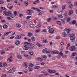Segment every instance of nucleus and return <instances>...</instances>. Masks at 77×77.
<instances>
[{
  "label": "nucleus",
  "mask_w": 77,
  "mask_h": 77,
  "mask_svg": "<svg viewBox=\"0 0 77 77\" xmlns=\"http://www.w3.org/2000/svg\"><path fill=\"white\" fill-rule=\"evenodd\" d=\"M37 59L38 61H39V62H41V61L42 60V59H41V58L39 57L37 58Z\"/></svg>",
  "instance_id": "nucleus-38"
},
{
  "label": "nucleus",
  "mask_w": 77,
  "mask_h": 77,
  "mask_svg": "<svg viewBox=\"0 0 77 77\" xmlns=\"http://www.w3.org/2000/svg\"><path fill=\"white\" fill-rule=\"evenodd\" d=\"M50 20H51V18H48L47 19V21L48 22H50Z\"/></svg>",
  "instance_id": "nucleus-58"
},
{
  "label": "nucleus",
  "mask_w": 77,
  "mask_h": 77,
  "mask_svg": "<svg viewBox=\"0 0 77 77\" xmlns=\"http://www.w3.org/2000/svg\"><path fill=\"white\" fill-rule=\"evenodd\" d=\"M57 7V6L56 5H54L52 7V8H54V9H55V8H56Z\"/></svg>",
  "instance_id": "nucleus-51"
},
{
  "label": "nucleus",
  "mask_w": 77,
  "mask_h": 77,
  "mask_svg": "<svg viewBox=\"0 0 77 77\" xmlns=\"http://www.w3.org/2000/svg\"><path fill=\"white\" fill-rule=\"evenodd\" d=\"M29 68V71H33V69H32V68L31 67H28Z\"/></svg>",
  "instance_id": "nucleus-35"
},
{
  "label": "nucleus",
  "mask_w": 77,
  "mask_h": 77,
  "mask_svg": "<svg viewBox=\"0 0 77 77\" xmlns=\"http://www.w3.org/2000/svg\"><path fill=\"white\" fill-rule=\"evenodd\" d=\"M71 18L70 17H69L67 19V22H69V20H70V19Z\"/></svg>",
  "instance_id": "nucleus-55"
},
{
  "label": "nucleus",
  "mask_w": 77,
  "mask_h": 77,
  "mask_svg": "<svg viewBox=\"0 0 77 77\" xmlns=\"http://www.w3.org/2000/svg\"><path fill=\"white\" fill-rule=\"evenodd\" d=\"M26 12L29 15H32V14L33 12V11L32 10H27L26 11Z\"/></svg>",
  "instance_id": "nucleus-4"
},
{
  "label": "nucleus",
  "mask_w": 77,
  "mask_h": 77,
  "mask_svg": "<svg viewBox=\"0 0 77 77\" xmlns=\"http://www.w3.org/2000/svg\"><path fill=\"white\" fill-rule=\"evenodd\" d=\"M29 48V47L28 46L25 45V46H24L23 49H24V50H27Z\"/></svg>",
  "instance_id": "nucleus-10"
},
{
  "label": "nucleus",
  "mask_w": 77,
  "mask_h": 77,
  "mask_svg": "<svg viewBox=\"0 0 77 77\" xmlns=\"http://www.w3.org/2000/svg\"><path fill=\"white\" fill-rule=\"evenodd\" d=\"M13 6L11 5V4L10 3H8L7 5V7L8 8H9V9H11L12 8V7Z\"/></svg>",
  "instance_id": "nucleus-5"
},
{
  "label": "nucleus",
  "mask_w": 77,
  "mask_h": 77,
  "mask_svg": "<svg viewBox=\"0 0 77 77\" xmlns=\"http://www.w3.org/2000/svg\"><path fill=\"white\" fill-rule=\"evenodd\" d=\"M48 72H50L51 73H54V72H56V71L54 70H48Z\"/></svg>",
  "instance_id": "nucleus-11"
},
{
  "label": "nucleus",
  "mask_w": 77,
  "mask_h": 77,
  "mask_svg": "<svg viewBox=\"0 0 77 77\" xmlns=\"http://www.w3.org/2000/svg\"><path fill=\"white\" fill-rule=\"evenodd\" d=\"M24 25L26 26L27 25V22L26 21H24Z\"/></svg>",
  "instance_id": "nucleus-64"
},
{
  "label": "nucleus",
  "mask_w": 77,
  "mask_h": 77,
  "mask_svg": "<svg viewBox=\"0 0 77 77\" xmlns=\"http://www.w3.org/2000/svg\"><path fill=\"white\" fill-rule=\"evenodd\" d=\"M10 17H11V18H14V14H12V13H11V14L10 15Z\"/></svg>",
  "instance_id": "nucleus-33"
},
{
  "label": "nucleus",
  "mask_w": 77,
  "mask_h": 77,
  "mask_svg": "<svg viewBox=\"0 0 77 77\" xmlns=\"http://www.w3.org/2000/svg\"><path fill=\"white\" fill-rule=\"evenodd\" d=\"M76 70H74L72 72V73L73 74H74L76 73Z\"/></svg>",
  "instance_id": "nucleus-44"
},
{
  "label": "nucleus",
  "mask_w": 77,
  "mask_h": 77,
  "mask_svg": "<svg viewBox=\"0 0 77 77\" xmlns=\"http://www.w3.org/2000/svg\"><path fill=\"white\" fill-rule=\"evenodd\" d=\"M56 23L57 24H59V25H61L62 23H61V22L59 21H57L56 22Z\"/></svg>",
  "instance_id": "nucleus-30"
},
{
  "label": "nucleus",
  "mask_w": 77,
  "mask_h": 77,
  "mask_svg": "<svg viewBox=\"0 0 77 77\" xmlns=\"http://www.w3.org/2000/svg\"><path fill=\"white\" fill-rule=\"evenodd\" d=\"M15 69H12L11 71H10V72H9V73H12V72H15Z\"/></svg>",
  "instance_id": "nucleus-22"
},
{
  "label": "nucleus",
  "mask_w": 77,
  "mask_h": 77,
  "mask_svg": "<svg viewBox=\"0 0 77 77\" xmlns=\"http://www.w3.org/2000/svg\"><path fill=\"white\" fill-rule=\"evenodd\" d=\"M8 61H9V62H12V59H11V58H8V60H7Z\"/></svg>",
  "instance_id": "nucleus-45"
},
{
  "label": "nucleus",
  "mask_w": 77,
  "mask_h": 77,
  "mask_svg": "<svg viewBox=\"0 0 77 77\" xmlns=\"http://www.w3.org/2000/svg\"><path fill=\"white\" fill-rule=\"evenodd\" d=\"M29 54L30 55H33V52L32 51H30L29 52Z\"/></svg>",
  "instance_id": "nucleus-32"
},
{
  "label": "nucleus",
  "mask_w": 77,
  "mask_h": 77,
  "mask_svg": "<svg viewBox=\"0 0 77 77\" xmlns=\"http://www.w3.org/2000/svg\"><path fill=\"white\" fill-rule=\"evenodd\" d=\"M59 53V51H57L56 52H54V51H52V52L51 53L52 54H57Z\"/></svg>",
  "instance_id": "nucleus-21"
},
{
  "label": "nucleus",
  "mask_w": 77,
  "mask_h": 77,
  "mask_svg": "<svg viewBox=\"0 0 77 77\" xmlns=\"http://www.w3.org/2000/svg\"><path fill=\"white\" fill-rule=\"evenodd\" d=\"M59 54H60L59 55L61 56H62L63 55V53H62V51L59 53Z\"/></svg>",
  "instance_id": "nucleus-50"
},
{
  "label": "nucleus",
  "mask_w": 77,
  "mask_h": 77,
  "mask_svg": "<svg viewBox=\"0 0 77 77\" xmlns=\"http://www.w3.org/2000/svg\"><path fill=\"white\" fill-rule=\"evenodd\" d=\"M75 50V46H71L69 48V50L71 51H74Z\"/></svg>",
  "instance_id": "nucleus-3"
},
{
  "label": "nucleus",
  "mask_w": 77,
  "mask_h": 77,
  "mask_svg": "<svg viewBox=\"0 0 77 77\" xmlns=\"http://www.w3.org/2000/svg\"><path fill=\"white\" fill-rule=\"evenodd\" d=\"M63 37H66V34L65 32L63 33Z\"/></svg>",
  "instance_id": "nucleus-28"
},
{
  "label": "nucleus",
  "mask_w": 77,
  "mask_h": 77,
  "mask_svg": "<svg viewBox=\"0 0 77 77\" xmlns=\"http://www.w3.org/2000/svg\"><path fill=\"white\" fill-rule=\"evenodd\" d=\"M70 30H71V29H67L66 31V32L67 33H69V32H70Z\"/></svg>",
  "instance_id": "nucleus-42"
},
{
  "label": "nucleus",
  "mask_w": 77,
  "mask_h": 77,
  "mask_svg": "<svg viewBox=\"0 0 77 77\" xmlns=\"http://www.w3.org/2000/svg\"><path fill=\"white\" fill-rule=\"evenodd\" d=\"M31 18V16H28L26 17L27 19H29V18Z\"/></svg>",
  "instance_id": "nucleus-56"
},
{
  "label": "nucleus",
  "mask_w": 77,
  "mask_h": 77,
  "mask_svg": "<svg viewBox=\"0 0 77 77\" xmlns=\"http://www.w3.org/2000/svg\"><path fill=\"white\" fill-rule=\"evenodd\" d=\"M16 26L18 28H20V27H21V25H20L19 23H17L16 24Z\"/></svg>",
  "instance_id": "nucleus-16"
},
{
  "label": "nucleus",
  "mask_w": 77,
  "mask_h": 77,
  "mask_svg": "<svg viewBox=\"0 0 77 77\" xmlns=\"http://www.w3.org/2000/svg\"><path fill=\"white\" fill-rule=\"evenodd\" d=\"M5 49H6V50H9V49H10V48L9 47H5Z\"/></svg>",
  "instance_id": "nucleus-59"
},
{
  "label": "nucleus",
  "mask_w": 77,
  "mask_h": 77,
  "mask_svg": "<svg viewBox=\"0 0 77 77\" xmlns=\"http://www.w3.org/2000/svg\"><path fill=\"white\" fill-rule=\"evenodd\" d=\"M18 74H20V75L22 74H24V73L21 72H18Z\"/></svg>",
  "instance_id": "nucleus-60"
},
{
  "label": "nucleus",
  "mask_w": 77,
  "mask_h": 77,
  "mask_svg": "<svg viewBox=\"0 0 77 77\" xmlns=\"http://www.w3.org/2000/svg\"><path fill=\"white\" fill-rule=\"evenodd\" d=\"M6 65H7V64L6 63H3V66H6Z\"/></svg>",
  "instance_id": "nucleus-47"
},
{
  "label": "nucleus",
  "mask_w": 77,
  "mask_h": 77,
  "mask_svg": "<svg viewBox=\"0 0 77 77\" xmlns=\"http://www.w3.org/2000/svg\"><path fill=\"white\" fill-rule=\"evenodd\" d=\"M66 6H65V5H63L62 6V10H64V9H65Z\"/></svg>",
  "instance_id": "nucleus-36"
},
{
  "label": "nucleus",
  "mask_w": 77,
  "mask_h": 77,
  "mask_svg": "<svg viewBox=\"0 0 77 77\" xmlns=\"http://www.w3.org/2000/svg\"><path fill=\"white\" fill-rule=\"evenodd\" d=\"M1 77H6V74H4L2 75Z\"/></svg>",
  "instance_id": "nucleus-61"
},
{
  "label": "nucleus",
  "mask_w": 77,
  "mask_h": 77,
  "mask_svg": "<svg viewBox=\"0 0 77 77\" xmlns=\"http://www.w3.org/2000/svg\"><path fill=\"white\" fill-rule=\"evenodd\" d=\"M31 9L33 10H35V11H37L38 12H40L41 11V10L38 8H36L34 7H32Z\"/></svg>",
  "instance_id": "nucleus-7"
},
{
  "label": "nucleus",
  "mask_w": 77,
  "mask_h": 77,
  "mask_svg": "<svg viewBox=\"0 0 77 77\" xmlns=\"http://www.w3.org/2000/svg\"><path fill=\"white\" fill-rule=\"evenodd\" d=\"M5 53V51H1V54H3Z\"/></svg>",
  "instance_id": "nucleus-41"
},
{
  "label": "nucleus",
  "mask_w": 77,
  "mask_h": 77,
  "mask_svg": "<svg viewBox=\"0 0 77 77\" xmlns=\"http://www.w3.org/2000/svg\"><path fill=\"white\" fill-rule=\"evenodd\" d=\"M39 68H40V66H35L34 67V69H39Z\"/></svg>",
  "instance_id": "nucleus-12"
},
{
  "label": "nucleus",
  "mask_w": 77,
  "mask_h": 77,
  "mask_svg": "<svg viewBox=\"0 0 77 77\" xmlns=\"http://www.w3.org/2000/svg\"><path fill=\"white\" fill-rule=\"evenodd\" d=\"M3 64H2V63L1 62H0V67H1V68H2L3 66H2Z\"/></svg>",
  "instance_id": "nucleus-54"
},
{
  "label": "nucleus",
  "mask_w": 77,
  "mask_h": 77,
  "mask_svg": "<svg viewBox=\"0 0 77 77\" xmlns=\"http://www.w3.org/2000/svg\"><path fill=\"white\" fill-rule=\"evenodd\" d=\"M1 9H2V10H5L6 8L5 7H1Z\"/></svg>",
  "instance_id": "nucleus-46"
},
{
  "label": "nucleus",
  "mask_w": 77,
  "mask_h": 77,
  "mask_svg": "<svg viewBox=\"0 0 77 77\" xmlns=\"http://www.w3.org/2000/svg\"><path fill=\"white\" fill-rule=\"evenodd\" d=\"M77 54L75 52H74L72 54V56H76L77 55Z\"/></svg>",
  "instance_id": "nucleus-27"
},
{
  "label": "nucleus",
  "mask_w": 77,
  "mask_h": 77,
  "mask_svg": "<svg viewBox=\"0 0 77 77\" xmlns=\"http://www.w3.org/2000/svg\"><path fill=\"white\" fill-rule=\"evenodd\" d=\"M47 56L49 57H50L51 56V54L50 53H49L47 54Z\"/></svg>",
  "instance_id": "nucleus-43"
},
{
  "label": "nucleus",
  "mask_w": 77,
  "mask_h": 77,
  "mask_svg": "<svg viewBox=\"0 0 77 77\" xmlns=\"http://www.w3.org/2000/svg\"><path fill=\"white\" fill-rule=\"evenodd\" d=\"M33 35V33L32 32H30L28 33V36H29V37H31Z\"/></svg>",
  "instance_id": "nucleus-18"
},
{
  "label": "nucleus",
  "mask_w": 77,
  "mask_h": 77,
  "mask_svg": "<svg viewBox=\"0 0 77 77\" xmlns=\"http://www.w3.org/2000/svg\"><path fill=\"white\" fill-rule=\"evenodd\" d=\"M76 23V21L75 20H72V23L73 24H75Z\"/></svg>",
  "instance_id": "nucleus-37"
},
{
  "label": "nucleus",
  "mask_w": 77,
  "mask_h": 77,
  "mask_svg": "<svg viewBox=\"0 0 77 77\" xmlns=\"http://www.w3.org/2000/svg\"><path fill=\"white\" fill-rule=\"evenodd\" d=\"M36 3H40V1H39V0H36L33 2V4L36 5Z\"/></svg>",
  "instance_id": "nucleus-9"
},
{
  "label": "nucleus",
  "mask_w": 77,
  "mask_h": 77,
  "mask_svg": "<svg viewBox=\"0 0 77 77\" xmlns=\"http://www.w3.org/2000/svg\"><path fill=\"white\" fill-rule=\"evenodd\" d=\"M44 14V11H42L40 12V13H39L38 14V15H42V14Z\"/></svg>",
  "instance_id": "nucleus-34"
},
{
  "label": "nucleus",
  "mask_w": 77,
  "mask_h": 77,
  "mask_svg": "<svg viewBox=\"0 0 77 77\" xmlns=\"http://www.w3.org/2000/svg\"><path fill=\"white\" fill-rule=\"evenodd\" d=\"M13 68H14V66H11L10 67L7 68V69L8 71H10V70H11L12 69H13Z\"/></svg>",
  "instance_id": "nucleus-13"
},
{
  "label": "nucleus",
  "mask_w": 77,
  "mask_h": 77,
  "mask_svg": "<svg viewBox=\"0 0 77 77\" xmlns=\"http://www.w3.org/2000/svg\"><path fill=\"white\" fill-rule=\"evenodd\" d=\"M42 57H43V58H44V59H47V57L45 55H43L42 56Z\"/></svg>",
  "instance_id": "nucleus-57"
},
{
  "label": "nucleus",
  "mask_w": 77,
  "mask_h": 77,
  "mask_svg": "<svg viewBox=\"0 0 77 77\" xmlns=\"http://www.w3.org/2000/svg\"><path fill=\"white\" fill-rule=\"evenodd\" d=\"M29 26L30 27H34L35 26V24H33V23H31L29 25Z\"/></svg>",
  "instance_id": "nucleus-24"
},
{
  "label": "nucleus",
  "mask_w": 77,
  "mask_h": 77,
  "mask_svg": "<svg viewBox=\"0 0 77 77\" xmlns=\"http://www.w3.org/2000/svg\"><path fill=\"white\" fill-rule=\"evenodd\" d=\"M11 33V31L8 32H5L4 33V36H7L9 33Z\"/></svg>",
  "instance_id": "nucleus-15"
},
{
  "label": "nucleus",
  "mask_w": 77,
  "mask_h": 77,
  "mask_svg": "<svg viewBox=\"0 0 77 77\" xmlns=\"http://www.w3.org/2000/svg\"><path fill=\"white\" fill-rule=\"evenodd\" d=\"M24 56H25V57L27 59H30V58H31V56L26 54L24 55Z\"/></svg>",
  "instance_id": "nucleus-14"
},
{
  "label": "nucleus",
  "mask_w": 77,
  "mask_h": 77,
  "mask_svg": "<svg viewBox=\"0 0 77 77\" xmlns=\"http://www.w3.org/2000/svg\"><path fill=\"white\" fill-rule=\"evenodd\" d=\"M51 51L50 50H48L47 51H46V53H51Z\"/></svg>",
  "instance_id": "nucleus-52"
},
{
  "label": "nucleus",
  "mask_w": 77,
  "mask_h": 77,
  "mask_svg": "<svg viewBox=\"0 0 77 77\" xmlns=\"http://www.w3.org/2000/svg\"><path fill=\"white\" fill-rule=\"evenodd\" d=\"M20 43V42L19 40H16L15 42V44L16 45H18Z\"/></svg>",
  "instance_id": "nucleus-17"
},
{
  "label": "nucleus",
  "mask_w": 77,
  "mask_h": 77,
  "mask_svg": "<svg viewBox=\"0 0 77 77\" xmlns=\"http://www.w3.org/2000/svg\"><path fill=\"white\" fill-rule=\"evenodd\" d=\"M16 39H20L21 38V35H17L15 38Z\"/></svg>",
  "instance_id": "nucleus-19"
},
{
  "label": "nucleus",
  "mask_w": 77,
  "mask_h": 77,
  "mask_svg": "<svg viewBox=\"0 0 77 77\" xmlns=\"http://www.w3.org/2000/svg\"><path fill=\"white\" fill-rule=\"evenodd\" d=\"M3 14L4 15H6V16H10L11 14V12L9 11L7 12L6 11H3Z\"/></svg>",
  "instance_id": "nucleus-2"
},
{
  "label": "nucleus",
  "mask_w": 77,
  "mask_h": 77,
  "mask_svg": "<svg viewBox=\"0 0 77 77\" xmlns=\"http://www.w3.org/2000/svg\"><path fill=\"white\" fill-rule=\"evenodd\" d=\"M24 4L26 6H27V5H28L29 4V3H28V2H24Z\"/></svg>",
  "instance_id": "nucleus-39"
},
{
  "label": "nucleus",
  "mask_w": 77,
  "mask_h": 77,
  "mask_svg": "<svg viewBox=\"0 0 77 77\" xmlns=\"http://www.w3.org/2000/svg\"><path fill=\"white\" fill-rule=\"evenodd\" d=\"M23 65V66H25V68H28V66H27V62H24Z\"/></svg>",
  "instance_id": "nucleus-8"
},
{
  "label": "nucleus",
  "mask_w": 77,
  "mask_h": 77,
  "mask_svg": "<svg viewBox=\"0 0 77 77\" xmlns=\"http://www.w3.org/2000/svg\"><path fill=\"white\" fill-rule=\"evenodd\" d=\"M31 39L33 41H35V38L34 37H32L31 38Z\"/></svg>",
  "instance_id": "nucleus-31"
},
{
  "label": "nucleus",
  "mask_w": 77,
  "mask_h": 77,
  "mask_svg": "<svg viewBox=\"0 0 77 77\" xmlns=\"http://www.w3.org/2000/svg\"><path fill=\"white\" fill-rule=\"evenodd\" d=\"M17 57L18 59H21V56L20 55H19V54L17 55Z\"/></svg>",
  "instance_id": "nucleus-23"
},
{
  "label": "nucleus",
  "mask_w": 77,
  "mask_h": 77,
  "mask_svg": "<svg viewBox=\"0 0 77 77\" xmlns=\"http://www.w3.org/2000/svg\"><path fill=\"white\" fill-rule=\"evenodd\" d=\"M14 14L15 16H16L17 15V12L16 11H14Z\"/></svg>",
  "instance_id": "nucleus-53"
},
{
  "label": "nucleus",
  "mask_w": 77,
  "mask_h": 77,
  "mask_svg": "<svg viewBox=\"0 0 77 77\" xmlns=\"http://www.w3.org/2000/svg\"><path fill=\"white\" fill-rule=\"evenodd\" d=\"M70 45H71L70 43H68L67 45V47H69Z\"/></svg>",
  "instance_id": "nucleus-48"
},
{
  "label": "nucleus",
  "mask_w": 77,
  "mask_h": 77,
  "mask_svg": "<svg viewBox=\"0 0 77 77\" xmlns=\"http://www.w3.org/2000/svg\"><path fill=\"white\" fill-rule=\"evenodd\" d=\"M4 2L3 0H0V4H3Z\"/></svg>",
  "instance_id": "nucleus-49"
},
{
  "label": "nucleus",
  "mask_w": 77,
  "mask_h": 77,
  "mask_svg": "<svg viewBox=\"0 0 77 77\" xmlns=\"http://www.w3.org/2000/svg\"><path fill=\"white\" fill-rule=\"evenodd\" d=\"M54 32V29L53 28H51L49 29V32L50 33H53Z\"/></svg>",
  "instance_id": "nucleus-6"
},
{
  "label": "nucleus",
  "mask_w": 77,
  "mask_h": 77,
  "mask_svg": "<svg viewBox=\"0 0 77 77\" xmlns=\"http://www.w3.org/2000/svg\"><path fill=\"white\" fill-rule=\"evenodd\" d=\"M58 16L59 17V18H62L63 17V16L61 15H59Z\"/></svg>",
  "instance_id": "nucleus-40"
},
{
  "label": "nucleus",
  "mask_w": 77,
  "mask_h": 77,
  "mask_svg": "<svg viewBox=\"0 0 77 77\" xmlns=\"http://www.w3.org/2000/svg\"><path fill=\"white\" fill-rule=\"evenodd\" d=\"M72 8V4H71L69 5V9H71Z\"/></svg>",
  "instance_id": "nucleus-29"
},
{
  "label": "nucleus",
  "mask_w": 77,
  "mask_h": 77,
  "mask_svg": "<svg viewBox=\"0 0 77 77\" xmlns=\"http://www.w3.org/2000/svg\"><path fill=\"white\" fill-rule=\"evenodd\" d=\"M70 36V41L72 42H74V41H75V34H72Z\"/></svg>",
  "instance_id": "nucleus-1"
},
{
  "label": "nucleus",
  "mask_w": 77,
  "mask_h": 77,
  "mask_svg": "<svg viewBox=\"0 0 77 77\" xmlns=\"http://www.w3.org/2000/svg\"><path fill=\"white\" fill-rule=\"evenodd\" d=\"M37 45H38V47H41V46H42V45H40V44H37Z\"/></svg>",
  "instance_id": "nucleus-63"
},
{
  "label": "nucleus",
  "mask_w": 77,
  "mask_h": 77,
  "mask_svg": "<svg viewBox=\"0 0 77 77\" xmlns=\"http://www.w3.org/2000/svg\"><path fill=\"white\" fill-rule=\"evenodd\" d=\"M8 27V26H7V25H6V24H4L3 26V28H4V29H7Z\"/></svg>",
  "instance_id": "nucleus-25"
},
{
  "label": "nucleus",
  "mask_w": 77,
  "mask_h": 77,
  "mask_svg": "<svg viewBox=\"0 0 77 77\" xmlns=\"http://www.w3.org/2000/svg\"><path fill=\"white\" fill-rule=\"evenodd\" d=\"M39 9H42V10L43 9H44V8L43 7H39Z\"/></svg>",
  "instance_id": "nucleus-62"
},
{
  "label": "nucleus",
  "mask_w": 77,
  "mask_h": 77,
  "mask_svg": "<svg viewBox=\"0 0 77 77\" xmlns=\"http://www.w3.org/2000/svg\"><path fill=\"white\" fill-rule=\"evenodd\" d=\"M72 10H70L69 11V14L72 15Z\"/></svg>",
  "instance_id": "nucleus-20"
},
{
  "label": "nucleus",
  "mask_w": 77,
  "mask_h": 77,
  "mask_svg": "<svg viewBox=\"0 0 77 77\" xmlns=\"http://www.w3.org/2000/svg\"><path fill=\"white\" fill-rule=\"evenodd\" d=\"M47 49L45 48L43 50V53H47Z\"/></svg>",
  "instance_id": "nucleus-26"
}]
</instances>
